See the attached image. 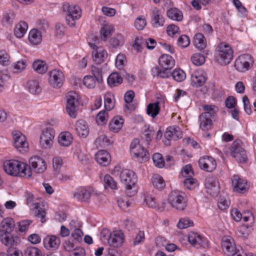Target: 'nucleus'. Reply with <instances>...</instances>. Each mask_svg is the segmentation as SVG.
Returning a JSON list of instances; mask_svg holds the SVG:
<instances>
[{"instance_id": "393cba45", "label": "nucleus", "mask_w": 256, "mask_h": 256, "mask_svg": "<svg viewBox=\"0 0 256 256\" xmlns=\"http://www.w3.org/2000/svg\"><path fill=\"white\" fill-rule=\"evenodd\" d=\"M108 240L112 246H120L124 240L123 233L120 230L114 232L112 234H110Z\"/></svg>"}, {"instance_id": "ddd939ff", "label": "nucleus", "mask_w": 256, "mask_h": 256, "mask_svg": "<svg viewBox=\"0 0 256 256\" xmlns=\"http://www.w3.org/2000/svg\"><path fill=\"white\" fill-rule=\"evenodd\" d=\"M55 132L54 129H44L40 136V143L42 148H49L53 144Z\"/></svg>"}, {"instance_id": "0eeeda50", "label": "nucleus", "mask_w": 256, "mask_h": 256, "mask_svg": "<svg viewBox=\"0 0 256 256\" xmlns=\"http://www.w3.org/2000/svg\"><path fill=\"white\" fill-rule=\"evenodd\" d=\"M254 64V58L251 55L243 54L235 60L234 67L238 72H244L250 69Z\"/></svg>"}, {"instance_id": "f03ea898", "label": "nucleus", "mask_w": 256, "mask_h": 256, "mask_svg": "<svg viewBox=\"0 0 256 256\" xmlns=\"http://www.w3.org/2000/svg\"><path fill=\"white\" fill-rule=\"evenodd\" d=\"M130 152L132 156L141 163L147 161L150 157L147 150L140 144V141L137 138L132 142Z\"/></svg>"}, {"instance_id": "6e6552de", "label": "nucleus", "mask_w": 256, "mask_h": 256, "mask_svg": "<svg viewBox=\"0 0 256 256\" xmlns=\"http://www.w3.org/2000/svg\"><path fill=\"white\" fill-rule=\"evenodd\" d=\"M168 201L172 207L178 210H182L186 207L187 200L184 193L174 191L170 193Z\"/></svg>"}, {"instance_id": "ea45409f", "label": "nucleus", "mask_w": 256, "mask_h": 256, "mask_svg": "<svg viewBox=\"0 0 256 256\" xmlns=\"http://www.w3.org/2000/svg\"><path fill=\"white\" fill-rule=\"evenodd\" d=\"M152 182L154 186L158 190H162L166 186L165 182L162 177L157 174L152 176Z\"/></svg>"}, {"instance_id": "6ab92c4d", "label": "nucleus", "mask_w": 256, "mask_h": 256, "mask_svg": "<svg viewBox=\"0 0 256 256\" xmlns=\"http://www.w3.org/2000/svg\"><path fill=\"white\" fill-rule=\"evenodd\" d=\"M232 186L234 192L241 194L244 193L248 190L247 182L236 175H234L232 177Z\"/></svg>"}, {"instance_id": "f3484780", "label": "nucleus", "mask_w": 256, "mask_h": 256, "mask_svg": "<svg viewBox=\"0 0 256 256\" xmlns=\"http://www.w3.org/2000/svg\"><path fill=\"white\" fill-rule=\"evenodd\" d=\"M89 45L93 49L92 51V58L96 63L100 64L104 62L107 58L106 51L102 47H98L95 44L89 42Z\"/></svg>"}, {"instance_id": "f257e3e1", "label": "nucleus", "mask_w": 256, "mask_h": 256, "mask_svg": "<svg viewBox=\"0 0 256 256\" xmlns=\"http://www.w3.org/2000/svg\"><path fill=\"white\" fill-rule=\"evenodd\" d=\"M4 171L8 174L20 176L29 178L32 175V170L28 166L20 161L14 160H7L4 162Z\"/></svg>"}, {"instance_id": "4d7b16f0", "label": "nucleus", "mask_w": 256, "mask_h": 256, "mask_svg": "<svg viewBox=\"0 0 256 256\" xmlns=\"http://www.w3.org/2000/svg\"><path fill=\"white\" fill-rule=\"evenodd\" d=\"M26 256H42L40 250L34 246L28 247L25 250Z\"/></svg>"}, {"instance_id": "e2e57ef3", "label": "nucleus", "mask_w": 256, "mask_h": 256, "mask_svg": "<svg viewBox=\"0 0 256 256\" xmlns=\"http://www.w3.org/2000/svg\"><path fill=\"white\" fill-rule=\"evenodd\" d=\"M108 114L106 110L100 111L96 116V121L100 124H105L108 120Z\"/></svg>"}, {"instance_id": "37998d69", "label": "nucleus", "mask_w": 256, "mask_h": 256, "mask_svg": "<svg viewBox=\"0 0 256 256\" xmlns=\"http://www.w3.org/2000/svg\"><path fill=\"white\" fill-rule=\"evenodd\" d=\"M124 119L118 116H116L110 120L109 126L110 128H122L124 124Z\"/></svg>"}, {"instance_id": "79ce46f5", "label": "nucleus", "mask_w": 256, "mask_h": 256, "mask_svg": "<svg viewBox=\"0 0 256 256\" xmlns=\"http://www.w3.org/2000/svg\"><path fill=\"white\" fill-rule=\"evenodd\" d=\"M91 72L94 78L98 83H102L103 82L102 71L100 67L92 66Z\"/></svg>"}, {"instance_id": "f704fd0d", "label": "nucleus", "mask_w": 256, "mask_h": 256, "mask_svg": "<svg viewBox=\"0 0 256 256\" xmlns=\"http://www.w3.org/2000/svg\"><path fill=\"white\" fill-rule=\"evenodd\" d=\"M28 28V25L26 22L24 21L20 22L15 26L14 30L15 36L18 38H22L26 34Z\"/></svg>"}, {"instance_id": "1a4fd4ad", "label": "nucleus", "mask_w": 256, "mask_h": 256, "mask_svg": "<svg viewBox=\"0 0 256 256\" xmlns=\"http://www.w3.org/2000/svg\"><path fill=\"white\" fill-rule=\"evenodd\" d=\"M26 204L28 205L34 206L33 212L34 216L38 218H40V222L44 223L46 222V212L44 208L39 207V204L38 202L33 203L34 195L29 192H26L24 194Z\"/></svg>"}, {"instance_id": "72a5a7b5", "label": "nucleus", "mask_w": 256, "mask_h": 256, "mask_svg": "<svg viewBox=\"0 0 256 256\" xmlns=\"http://www.w3.org/2000/svg\"><path fill=\"white\" fill-rule=\"evenodd\" d=\"M193 44L194 46L200 50H204L206 46L205 37L200 33H198L194 35Z\"/></svg>"}, {"instance_id": "bb28decb", "label": "nucleus", "mask_w": 256, "mask_h": 256, "mask_svg": "<svg viewBox=\"0 0 256 256\" xmlns=\"http://www.w3.org/2000/svg\"><path fill=\"white\" fill-rule=\"evenodd\" d=\"M158 62L160 66L166 70L172 68L175 64L174 60L172 57L166 54H162L159 58Z\"/></svg>"}, {"instance_id": "f8f14e48", "label": "nucleus", "mask_w": 256, "mask_h": 256, "mask_svg": "<svg viewBox=\"0 0 256 256\" xmlns=\"http://www.w3.org/2000/svg\"><path fill=\"white\" fill-rule=\"evenodd\" d=\"M48 83L54 88H60L62 86L64 76L62 72L58 70L54 69L48 73Z\"/></svg>"}, {"instance_id": "e433bc0d", "label": "nucleus", "mask_w": 256, "mask_h": 256, "mask_svg": "<svg viewBox=\"0 0 256 256\" xmlns=\"http://www.w3.org/2000/svg\"><path fill=\"white\" fill-rule=\"evenodd\" d=\"M28 40L32 44H38L42 40L40 32L36 29L32 30L28 34Z\"/></svg>"}, {"instance_id": "473e14b6", "label": "nucleus", "mask_w": 256, "mask_h": 256, "mask_svg": "<svg viewBox=\"0 0 256 256\" xmlns=\"http://www.w3.org/2000/svg\"><path fill=\"white\" fill-rule=\"evenodd\" d=\"M72 134L68 132H62L58 136V142L62 146H68L72 143Z\"/></svg>"}, {"instance_id": "4468645a", "label": "nucleus", "mask_w": 256, "mask_h": 256, "mask_svg": "<svg viewBox=\"0 0 256 256\" xmlns=\"http://www.w3.org/2000/svg\"><path fill=\"white\" fill-rule=\"evenodd\" d=\"M188 239L189 242L196 248L201 247L206 248L208 247V241L200 234L190 232L188 233Z\"/></svg>"}, {"instance_id": "39448f33", "label": "nucleus", "mask_w": 256, "mask_h": 256, "mask_svg": "<svg viewBox=\"0 0 256 256\" xmlns=\"http://www.w3.org/2000/svg\"><path fill=\"white\" fill-rule=\"evenodd\" d=\"M230 154L238 162H245L247 160L246 152L240 139L236 140L232 142L230 148Z\"/></svg>"}, {"instance_id": "a18cd8bd", "label": "nucleus", "mask_w": 256, "mask_h": 256, "mask_svg": "<svg viewBox=\"0 0 256 256\" xmlns=\"http://www.w3.org/2000/svg\"><path fill=\"white\" fill-rule=\"evenodd\" d=\"M112 26L108 24L104 25L100 31L101 38L103 40L106 41L108 36L112 34Z\"/></svg>"}, {"instance_id": "cd10ccee", "label": "nucleus", "mask_w": 256, "mask_h": 256, "mask_svg": "<svg viewBox=\"0 0 256 256\" xmlns=\"http://www.w3.org/2000/svg\"><path fill=\"white\" fill-rule=\"evenodd\" d=\"M92 192V190L90 188L87 189L85 188H82L74 193V197L78 201L86 202L90 199Z\"/></svg>"}, {"instance_id": "c9c22d12", "label": "nucleus", "mask_w": 256, "mask_h": 256, "mask_svg": "<svg viewBox=\"0 0 256 256\" xmlns=\"http://www.w3.org/2000/svg\"><path fill=\"white\" fill-rule=\"evenodd\" d=\"M122 82V78L116 72L111 74L107 79V82L110 87L118 86Z\"/></svg>"}, {"instance_id": "864d4df0", "label": "nucleus", "mask_w": 256, "mask_h": 256, "mask_svg": "<svg viewBox=\"0 0 256 256\" xmlns=\"http://www.w3.org/2000/svg\"><path fill=\"white\" fill-rule=\"evenodd\" d=\"M183 184L189 190L194 189L198 185L197 180L192 177L186 178L183 181Z\"/></svg>"}, {"instance_id": "423d86ee", "label": "nucleus", "mask_w": 256, "mask_h": 256, "mask_svg": "<svg viewBox=\"0 0 256 256\" xmlns=\"http://www.w3.org/2000/svg\"><path fill=\"white\" fill-rule=\"evenodd\" d=\"M66 112L72 118H75L77 115V111L79 102L78 94L74 92H70L66 94Z\"/></svg>"}, {"instance_id": "5fc2aeb1", "label": "nucleus", "mask_w": 256, "mask_h": 256, "mask_svg": "<svg viewBox=\"0 0 256 256\" xmlns=\"http://www.w3.org/2000/svg\"><path fill=\"white\" fill-rule=\"evenodd\" d=\"M96 80L91 76H85L83 79L84 85L88 88H94L96 84Z\"/></svg>"}, {"instance_id": "9b49d317", "label": "nucleus", "mask_w": 256, "mask_h": 256, "mask_svg": "<svg viewBox=\"0 0 256 256\" xmlns=\"http://www.w3.org/2000/svg\"><path fill=\"white\" fill-rule=\"evenodd\" d=\"M12 134L14 140V146L21 153L26 152L28 146L26 136L18 130H14Z\"/></svg>"}, {"instance_id": "a878e982", "label": "nucleus", "mask_w": 256, "mask_h": 256, "mask_svg": "<svg viewBox=\"0 0 256 256\" xmlns=\"http://www.w3.org/2000/svg\"><path fill=\"white\" fill-rule=\"evenodd\" d=\"M95 158L97 162L102 166H106L111 162L110 154L105 150H100L95 154Z\"/></svg>"}, {"instance_id": "6e6d98bb", "label": "nucleus", "mask_w": 256, "mask_h": 256, "mask_svg": "<svg viewBox=\"0 0 256 256\" xmlns=\"http://www.w3.org/2000/svg\"><path fill=\"white\" fill-rule=\"evenodd\" d=\"M146 24V18L142 16H139L136 18L134 22V27L138 30H142L144 28Z\"/></svg>"}, {"instance_id": "a19ab883", "label": "nucleus", "mask_w": 256, "mask_h": 256, "mask_svg": "<svg viewBox=\"0 0 256 256\" xmlns=\"http://www.w3.org/2000/svg\"><path fill=\"white\" fill-rule=\"evenodd\" d=\"M32 66L34 70L39 74L45 73L48 70L46 63L44 61L40 60L34 62Z\"/></svg>"}, {"instance_id": "a211bd4d", "label": "nucleus", "mask_w": 256, "mask_h": 256, "mask_svg": "<svg viewBox=\"0 0 256 256\" xmlns=\"http://www.w3.org/2000/svg\"><path fill=\"white\" fill-rule=\"evenodd\" d=\"M0 241L1 242L10 248L17 246L20 243V238L12 235V233L0 231Z\"/></svg>"}, {"instance_id": "0e129e2a", "label": "nucleus", "mask_w": 256, "mask_h": 256, "mask_svg": "<svg viewBox=\"0 0 256 256\" xmlns=\"http://www.w3.org/2000/svg\"><path fill=\"white\" fill-rule=\"evenodd\" d=\"M181 173L182 176L187 178L192 177L194 172L192 170V168L190 165L187 164L185 166L182 170Z\"/></svg>"}, {"instance_id": "dca6fc26", "label": "nucleus", "mask_w": 256, "mask_h": 256, "mask_svg": "<svg viewBox=\"0 0 256 256\" xmlns=\"http://www.w3.org/2000/svg\"><path fill=\"white\" fill-rule=\"evenodd\" d=\"M30 166H28L31 170L32 168L34 171L37 173L44 172L46 168V166L45 162L40 156H33L29 160Z\"/></svg>"}, {"instance_id": "49530a36", "label": "nucleus", "mask_w": 256, "mask_h": 256, "mask_svg": "<svg viewBox=\"0 0 256 256\" xmlns=\"http://www.w3.org/2000/svg\"><path fill=\"white\" fill-rule=\"evenodd\" d=\"M105 188H110L112 190L117 188L116 182L112 177L109 174H106L104 178Z\"/></svg>"}, {"instance_id": "052dcab7", "label": "nucleus", "mask_w": 256, "mask_h": 256, "mask_svg": "<svg viewBox=\"0 0 256 256\" xmlns=\"http://www.w3.org/2000/svg\"><path fill=\"white\" fill-rule=\"evenodd\" d=\"M216 107L213 106L205 105L203 106V109L206 112L202 114H206V116L212 118L216 114Z\"/></svg>"}, {"instance_id": "7ed1b4c3", "label": "nucleus", "mask_w": 256, "mask_h": 256, "mask_svg": "<svg viewBox=\"0 0 256 256\" xmlns=\"http://www.w3.org/2000/svg\"><path fill=\"white\" fill-rule=\"evenodd\" d=\"M234 52L230 46L221 43L218 46L216 58L221 65L229 64L233 58Z\"/></svg>"}, {"instance_id": "2f4dec72", "label": "nucleus", "mask_w": 256, "mask_h": 256, "mask_svg": "<svg viewBox=\"0 0 256 256\" xmlns=\"http://www.w3.org/2000/svg\"><path fill=\"white\" fill-rule=\"evenodd\" d=\"M45 247L57 248L60 245V242L59 238L56 236H48L44 240Z\"/></svg>"}, {"instance_id": "680f3d73", "label": "nucleus", "mask_w": 256, "mask_h": 256, "mask_svg": "<svg viewBox=\"0 0 256 256\" xmlns=\"http://www.w3.org/2000/svg\"><path fill=\"white\" fill-rule=\"evenodd\" d=\"M124 43V38L122 35H118L110 40V44L114 48H117Z\"/></svg>"}, {"instance_id": "13d9d810", "label": "nucleus", "mask_w": 256, "mask_h": 256, "mask_svg": "<svg viewBox=\"0 0 256 256\" xmlns=\"http://www.w3.org/2000/svg\"><path fill=\"white\" fill-rule=\"evenodd\" d=\"M190 44V38L186 35H182L178 39V44L182 48L188 46Z\"/></svg>"}, {"instance_id": "8fccbe9b", "label": "nucleus", "mask_w": 256, "mask_h": 256, "mask_svg": "<svg viewBox=\"0 0 256 256\" xmlns=\"http://www.w3.org/2000/svg\"><path fill=\"white\" fill-rule=\"evenodd\" d=\"M192 62L196 66H199L202 64L204 61L205 58L204 56L199 53L194 54L191 57Z\"/></svg>"}, {"instance_id": "603ef678", "label": "nucleus", "mask_w": 256, "mask_h": 256, "mask_svg": "<svg viewBox=\"0 0 256 256\" xmlns=\"http://www.w3.org/2000/svg\"><path fill=\"white\" fill-rule=\"evenodd\" d=\"M193 226V222L189 218H182L179 220L177 226L178 228L184 229Z\"/></svg>"}, {"instance_id": "bf43d9fd", "label": "nucleus", "mask_w": 256, "mask_h": 256, "mask_svg": "<svg viewBox=\"0 0 256 256\" xmlns=\"http://www.w3.org/2000/svg\"><path fill=\"white\" fill-rule=\"evenodd\" d=\"M144 202L150 208H156L158 207V202L151 196L148 195L145 196Z\"/></svg>"}, {"instance_id": "c756f323", "label": "nucleus", "mask_w": 256, "mask_h": 256, "mask_svg": "<svg viewBox=\"0 0 256 256\" xmlns=\"http://www.w3.org/2000/svg\"><path fill=\"white\" fill-rule=\"evenodd\" d=\"M113 141L104 134L99 136L95 140L94 144L97 148H105L111 146Z\"/></svg>"}, {"instance_id": "aec40b11", "label": "nucleus", "mask_w": 256, "mask_h": 256, "mask_svg": "<svg viewBox=\"0 0 256 256\" xmlns=\"http://www.w3.org/2000/svg\"><path fill=\"white\" fill-rule=\"evenodd\" d=\"M204 185L207 192L212 196H216L220 192L218 182L214 176L207 177L204 182Z\"/></svg>"}, {"instance_id": "412c9836", "label": "nucleus", "mask_w": 256, "mask_h": 256, "mask_svg": "<svg viewBox=\"0 0 256 256\" xmlns=\"http://www.w3.org/2000/svg\"><path fill=\"white\" fill-rule=\"evenodd\" d=\"M198 164L201 169L208 172L213 171L216 168L215 160L210 156H205L200 158Z\"/></svg>"}, {"instance_id": "69168bd1", "label": "nucleus", "mask_w": 256, "mask_h": 256, "mask_svg": "<svg viewBox=\"0 0 256 256\" xmlns=\"http://www.w3.org/2000/svg\"><path fill=\"white\" fill-rule=\"evenodd\" d=\"M144 40L139 37H136L135 38L132 46L138 52H141L142 51V46H144Z\"/></svg>"}, {"instance_id": "3c124183", "label": "nucleus", "mask_w": 256, "mask_h": 256, "mask_svg": "<svg viewBox=\"0 0 256 256\" xmlns=\"http://www.w3.org/2000/svg\"><path fill=\"white\" fill-rule=\"evenodd\" d=\"M152 160L154 165L159 168H162L164 166V161L162 155L160 153H156L152 156Z\"/></svg>"}, {"instance_id": "4c0bfd02", "label": "nucleus", "mask_w": 256, "mask_h": 256, "mask_svg": "<svg viewBox=\"0 0 256 256\" xmlns=\"http://www.w3.org/2000/svg\"><path fill=\"white\" fill-rule=\"evenodd\" d=\"M159 104L160 102L158 101L148 104L146 108L147 114L150 116L152 118H154L160 112V108Z\"/></svg>"}, {"instance_id": "338daca9", "label": "nucleus", "mask_w": 256, "mask_h": 256, "mask_svg": "<svg viewBox=\"0 0 256 256\" xmlns=\"http://www.w3.org/2000/svg\"><path fill=\"white\" fill-rule=\"evenodd\" d=\"M10 56L7 52L4 50H0V63L4 66H8L10 63Z\"/></svg>"}, {"instance_id": "9d476101", "label": "nucleus", "mask_w": 256, "mask_h": 256, "mask_svg": "<svg viewBox=\"0 0 256 256\" xmlns=\"http://www.w3.org/2000/svg\"><path fill=\"white\" fill-rule=\"evenodd\" d=\"M122 182L124 183L128 190H131L137 182V176L135 173L130 170H122L120 174Z\"/></svg>"}, {"instance_id": "58836bf2", "label": "nucleus", "mask_w": 256, "mask_h": 256, "mask_svg": "<svg viewBox=\"0 0 256 256\" xmlns=\"http://www.w3.org/2000/svg\"><path fill=\"white\" fill-rule=\"evenodd\" d=\"M28 87L29 92L32 94H38L42 90V88L40 86L38 82L36 80L28 81Z\"/></svg>"}, {"instance_id": "09e8293b", "label": "nucleus", "mask_w": 256, "mask_h": 256, "mask_svg": "<svg viewBox=\"0 0 256 256\" xmlns=\"http://www.w3.org/2000/svg\"><path fill=\"white\" fill-rule=\"evenodd\" d=\"M112 96L110 94H106L104 96V104L106 110H112L114 106V102L112 100Z\"/></svg>"}, {"instance_id": "2eb2a0df", "label": "nucleus", "mask_w": 256, "mask_h": 256, "mask_svg": "<svg viewBox=\"0 0 256 256\" xmlns=\"http://www.w3.org/2000/svg\"><path fill=\"white\" fill-rule=\"evenodd\" d=\"M81 11L76 6H70L68 8V14L66 18L67 24L70 26H74L76 24V20L80 18Z\"/></svg>"}, {"instance_id": "774afa93", "label": "nucleus", "mask_w": 256, "mask_h": 256, "mask_svg": "<svg viewBox=\"0 0 256 256\" xmlns=\"http://www.w3.org/2000/svg\"><path fill=\"white\" fill-rule=\"evenodd\" d=\"M179 31V28L174 24H170L168 25L166 28L168 34L171 36H173L176 34H178Z\"/></svg>"}, {"instance_id": "4be33fe9", "label": "nucleus", "mask_w": 256, "mask_h": 256, "mask_svg": "<svg viewBox=\"0 0 256 256\" xmlns=\"http://www.w3.org/2000/svg\"><path fill=\"white\" fill-rule=\"evenodd\" d=\"M172 130L168 129H166L164 134V142L166 146L170 145V140L173 139L176 140L181 138L182 137V132L180 129H172Z\"/></svg>"}, {"instance_id": "c85d7f7f", "label": "nucleus", "mask_w": 256, "mask_h": 256, "mask_svg": "<svg viewBox=\"0 0 256 256\" xmlns=\"http://www.w3.org/2000/svg\"><path fill=\"white\" fill-rule=\"evenodd\" d=\"M166 16L170 20L181 22L183 20V14L181 10L176 8H171L166 11Z\"/></svg>"}, {"instance_id": "20e7f679", "label": "nucleus", "mask_w": 256, "mask_h": 256, "mask_svg": "<svg viewBox=\"0 0 256 256\" xmlns=\"http://www.w3.org/2000/svg\"><path fill=\"white\" fill-rule=\"evenodd\" d=\"M221 247L223 252L227 256H242V250L236 248L234 239L230 236L222 238Z\"/></svg>"}, {"instance_id": "c03bdc74", "label": "nucleus", "mask_w": 256, "mask_h": 256, "mask_svg": "<svg viewBox=\"0 0 256 256\" xmlns=\"http://www.w3.org/2000/svg\"><path fill=\"white\" fill-rule=\"evenodd\" d=\"M170 74L176 81L178 82H182L186 78L185 72L181 69H175Z\"/></svg>"}, {"instance_id": "b1692460", "label": "nucleus", "mask_w": 256, "mask_h": 256, "mask_svg": "<svg viewBox=\"0 0 256 256\" xmlns=\"http://www.w3.org/2000/svg\"><path fill=\"white\" fill-rule=\"evenodd\" d=\"M206 80V74L202 70L195 72L192 74L191 82L192 85L196 87L202 86Z\"/></svg>"}, {"instance_id": "7c9ffc66", "label": "nucleus", "mask_w": 256, "mask_h": 256, "mask_svg": "<svg viewBox=\"0 0 256 256\" xmlns=\"http://www.w3.org/2000/svg\"><path fill=\"white\" fill-rule=\"evenodd\" d=\"M15 224L14 220L10 218L4 219L0 225V231L12 233Z\"/></svg>"}, {"instance_id": "5701e85b", "label": "nucleus", "mask_w": 256, "mask_h": 256, "mask_svg": "<svg viewBox=\"0 0 256 256\" xmlns=\"http://www.w3.org/2000/svg\"><path fill=\"white\" fill-rule=\"evenodd\" d=\"M151 23L153 26L158 28L164 26V18L161 12L156 8L152 9L150 12Z\"/></svg>"}, {"instance_id": "de8ad7c7", "label": "nucleus", "mask_w": 256, "mask_h": 256, "mask_svg": "<svg viewBox=\"0 0 256 256\" xmlns=\"http://www.w3.org/2000/svg\"><path fill=\"white\" fill-rule=\"evenodd\" d=\"M199 121L200 128L211 126L212 125V120L210 118L206 116V114H200L199 116Z\"/></svg>"}]
</instances>
